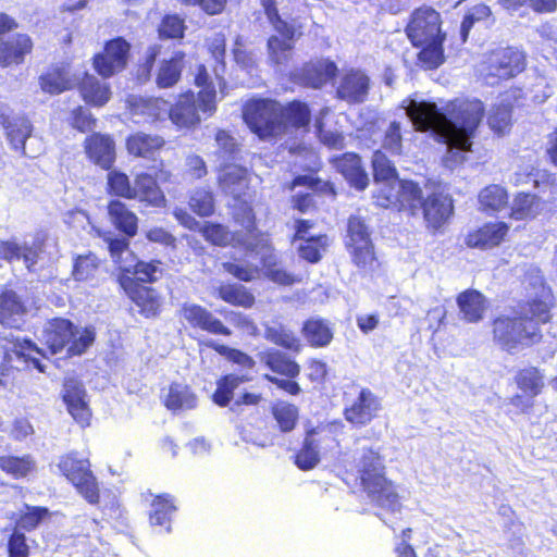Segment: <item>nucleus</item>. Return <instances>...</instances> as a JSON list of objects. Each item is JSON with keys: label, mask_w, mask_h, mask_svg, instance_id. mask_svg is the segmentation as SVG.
<instances>
[{"label": "nucleus", "mask_w": 557, "mask_h": 557, "mask_svg": "<svg viewBox=\"0 0 557 557\" xmlns=\"http://www.w3.org/2000/svg\"><path fill=\"white\" fill-rule=\"evenodd\" d=\"M407 115L418 132L432 131L450 148L471 151L472 138L485 115V106L476 98H457L449 101L443 112L434 102L411 101Z\"/></svg>", "instance_id": "obj_1"}, {"label": "nucleus", "mask_w": 557, "mask_h": 557, "mask_svg": "<svg viewBox=\"0 0 557 557\" xmlns=\"http://www.w3.org/2000/svg\"><path fill=\"white\" fill-rule=\"evenodd\" d=\"M556 299L547 286L518 302L515 314H499L492 320V337L508 354L531 348L544 342L542 326L553 320Z\"/></svg>", "instance_id": "obj_2"}, {"label": "nucleus", "mask_w": 557, "mask_h": 557, "mask_svg": "<svg viewBox=\"0 0 557 557\" xmlns=\"http://www.w3.org/2000/svg\"><path fill=\"white\" fill-rule=\"evenodd\" d=\"M372 175L376 184L383 183L372 195L376 207L408 216H417V203L421 198L420 185L411 180H400L394 163L382 150H375L371 160Z\"/></svg>", "instance_id": "obj_3"}, {"label": "nucleus", "mask_w": 557, "mask_h": 557, "mask_svg": "<svg viewBox=\"0 0 557 557\" xmlns=\"http://www.w3.org/2000/svg\"><path fill=\"white\" fill-rule=\"evenodd\" d=\"M442 25L441 13L432 7L422 5L411 12L405 28L411 45L421 48L418 60L429 70L440 67L445 61L446 33Z\"/></svg>", "instance_id": "obj_4"}, {"label": "nucleus", "mask_w": 557, "mask_h": 557, "mask_svg": "<svg viewBox=\"0 0 557 557\" xmlns=\"http://www.w3.org/2000/svg\"><path fill=\"white\" fill-rule=\"evenodd\" d=\"M358 472L362 490L376 506L392 512L400 509L396 485L387 479L379 451L373 448L364 449Z\"/></svg>", "instance_id": "obj_5"}, {"label": "nucleus", "mask_w": 557, "mask_h": 557, "mask_svg": "<svg viewBox=\"0 0 557 557\" xmlns=\"http://www.w3.org/2000/svg\"><path fill=\"white\" fill-rule=\"evenodd\" d=\"M94 327L79 329L70 319L55 317L49 319L42 331V341L52 355L65 350L66 357L82 356L94 344Z\"/></svg>", "instance_id": "obj_6"}, {"label": "nucleus", "mask_w": 557, "mask_h": 557, "mask_svg": "<svg viewBox=\"0 0 557 557\" xmlns=\"http://www.w3.org/2000/svg\"><path fill=\"white\" fill-rule=\"evenodd\" d=\"M57 468L60 475L87 504L100 505L101 486L89 457L83 456L77 450H70L58 458Z\"/></svg>", "instance_id": "obj_7"}, {"label": "nucleus", "mask_w": 557, "mask_h": 557, "mask_svg": "<svg viewBox=\"0 0 557 557\" xmlns=\"http://www.w3.org/2000/svg\"><path fill=\"white\" fill-rule=\"evenodd\" d=\"M260 2L269 23L277 33L267 40L269 61L274 66L287 67L293 61L295 42L300 33L297 34L296 27L281 17L275 0Z\"/></svg>", "instance_id": "obj_8"}, {"label": "nucleus", "mask_w": 557, "mask_h": 557, "mask_svg": "<svg viewBox=\"0 0 557 557\" xmlns=\"http://www.w3.org/2000/svg\"><path fill=\"white\" fill-rule=\"evenodd\" d=\"M260 364L270 373L263 379L289 396H298L302 388L297 382L301 367L297 360L277 348H265L258 354Z\"/></svg>", "instance_id": "obj_9"}, {"label": "nucleus", "mask_w": 557, "mask_h": 557, "mask_svg": "<svg viewBox=\"0 0 557 557\" xmlns=\"http://www.w3.org/2000/svg\"><path fill=\"white\" fill-rule=\"evenodd\" d=\"M242 119L260 140L281 137L280 101L267 97H252L242 106Z\"/></svg>", "instance_id": "obj_10"}, {"label": "nucleus", "mask_w": 557, "mask_h": 557, "mask_svg": "<svg viewBox=\"0 0 557 557\" xmlns=\"http://www.w3.org/2000/svg\"><path fill=\"white\" fill-rule=\"evenodd\" d=\"M17 20L0 11V69H10L25 63L35 49V41L27 33H14Z\"/></svg>", "instance_id": "obj_11"}, {"label": "nucleus", "mask_w": 557, "mask_h": 557, "mask_svg": "<svg viewBox=\"0 0 557 557\" xmlns=\"http://www.w3.org/2000/svg\"><path fill=\"white\" fill-rule=\"evenodd\" d=\"M225 70V67L220 69L219 65L209 70L203 63L197 64L195 67L193 83L198 88L195 94L206 117H211L218 110V91L224 94L227 89Z\"/></svg>", "instance_id": "obj_12"}, {"label": "nucleus", "mask_w": 557, "mask_h": 557, "mask_svg": "<svg viewBox=\"0 0 557 557\" xmlns=\"http://www.w3.org/2000/svg\"><path fill=\"white\" fill-rule=\"evenodd\" d=\"M512 381L520 393L509 397L508 403L519 414H531L535 407V398L545 388V374L535 366H527L516 371Z\"/></svg>", "instance_id": "obj_13"}, {"label": "nucleus", "mask_w": 557, "mask_h": 557, "mask_svg": "<svg viewBox=\"0 0 557 557\" xmlns=\"http://www.w3.org/2000/svg\"><path fill=\"white\" fill-rule=\"evenodd\" d=\"M171 177V172L160 159L153 173L139 172L134 176L133 200L146 207L164 208L168 201L160 184L169 183Z\"/></svg>", "instance_id": "obj_14"}, {"label": "nucleus", "mask_w": 557, "mask_h": 557, "mask_svg": "<svg viewBox=\"0 0 557 557\" xmlns=\"http://www.w3.org/2000/svg\"><path fill=\"white\" fill-rule=\"evenodd\" d=\"M132 45L122 36L114 37L103 44L102 50L91 58L95 72L108 79L126 70L131 58Z\"/></svg>", "instance_id": "obj_15"}, {"label": "nucleus", "mask_w": 557, "mask_h": 557, "mask_svg": "<svg viewBox=\"0 0 557 557\" xmlns=\"http://www.w3.org/2000/svg\"><path fill=\"white\" fill-rule=\"evenodd\" d=\"M117 282L127 297L146 319L157 318L162 311V298L158 290L133 280L129 269H122Z\"/></svg>", "instance_id": "obj_16"}, {"label": "nucleus", "mask_w": 557, "mask_h": 557, "mask_svg": "<svg viewBox=\"0 0 557 557\" xmlns=\"http://www.w3.org/2000/svg\"><path fill=\"white\" fill-rule=\"evenodd\" d=\"M233 221L246 231V236L236 240V246L244 251H257L271 248V237L267 232L258 230L252 207L246 201H238L232 212Z\"/></svg>", "instance_id": "obj_17"}, {"label": "nucleus", "mask_w": 557, "mask_h": 557, "mask_svg": "<svg viewBox=\"0 0 557 557\" xmlns=\"http://www.w3.org/2000/svg\"><path fill=\"white\" fill-rule=\"evenodd\" d=\"M2 363L10 366L13 358L22 360L27 368L36 369L44 373L46 366L37 357H45L44 350L30 338L18 336H4L1 338Z\"/></svg>", "instance_id": "obj_18"}, {"label": "nucleus", "mask_w": 557, "mask_h": 557, "mask_svg": "<svg viewBox=\"0 0 557 557\" xmlns=\"http://www.w3.org/2000/svg\"><path fill=\"white\" fill-rule=\"evenodd\" d=\"M510 225L505 221H487L470 230L463 239L469 249L488 251L500 247L507 242Z\"/></svg>", "instance_id": "obj_19"}, {"label": "nucleus", "mask_w": 557, "mask_h": 557, "mask_svg": "<svg viewBox=\"0 0 557 557\" xmlns=\"http://www.w3.org/2000/svg\"><path fill=\"white\" fill-rule=\"evenodd\" d=\"M201 107L194 90L180 92L168 109V116L177 129L194 131L201 124Z\"/></svg>", "instance_id": "obj_20"}, {"label": "nucleus", "mask_w": 557, "mask_h": 557, "mask_svg": "<svg viewBox=\"0 0 557 557\" xmlns=\"http://www.w3.org/2000/svg\"><path fill=\"white\" fill-rule=\"evenodd\" d=\"M420 209L428 228L440 231L454 213V201L448 194L442 190L433 191L425 198L421 194L417 203V213Z\"/></svg>", "instance_id": "obj_21"}, {"label": "nucleus", "mask_w": 557, "mask_h": 557, "mask_svg": "<svg viewBox=\"0 0 557 557\" xmlns=\"http://www.w3.org/2000/svg\"><path fill=\"white\" fill-rule=\"evenodd\" d=\"M382 409L380 398L367 387L359 391L358 396L343 410L344 419L354 428L369 425L379 417Z\"/></svg>", "instance_id": "obj_22"}, {"label": "nucleus", "mask_w": 557, "mask_h": 557, "mask_svg": "<svg viewBox=\"0 0 557 557\" xmlns=\"http://www.w3.org/2000/svg\"><path fill=\"white\" fill-rule=\"evenodd\" d=\"M338 73L337 65L329 59L310 60L290 73L289 78L304 87L319 89Z\"/></svg>", "instance_id": "obj_23"}, {"label": "nucleus", "mask_w": 557, "mask_h": 557, "mask_svg": "<svg viewBox=\"0 0 557 557\" xmlns=\"http://www.w3.org/2000/svg\"><path fill=\"white\" fill-rule=\"evenodd\" d=\"M62 400L67 412L81 428L90 425L92 411L82 382L73 377L66 379L63 383Z\"/></svg>", "instance_id": "obj_24"}, {"label": "nucleus", "mask_w": 557, "mask_h": 557, "mask_svg": "<svg viewBox=\"0 0 557 557\" xmlns=\"http://www.w3.org/2000/svg\"><path fill=\"white\" fill-rule=\"evenodd\" d=\"M181 314L187 324L210 335L230 337L232 330L215 313L199 304H184Z\"/></svg>", "instance_id": "obj_25"}, {"label": "nucleus", "mask_w": 557, "mask_h": 557, "mask_svg": "<svg viewBox=\"0 0 557 557\" xmlns=\"http://www.w3.org/2000/svg\"><path fill=\"white\" fill-rule=\"evenodd\" d=\"M84 152L87 159L109 171L116 160V145L112 135L100 132H92L83 141Z\"/></svg>", "instance_id": "obj_26"}, {"label": "nucleus", "mask_w": 557, "mask_h": 557, "mask_svg": "<svg viewBox=\"0 0 557 557\" xmlns=\"http://www.w3.org/2000/svg\"><path fill=\"white\" fill-rule=\"evenodd\" d=\"M38 85L44 94L58 96L75 88V78L69 61L51 63L38 76Z\"/></svg>", "instance_id": "obj_27"}, {"label": "nucleus", "mask_w": 557, "mask_h": 557, "mask_svg": "<svg viewBox=\"0 0 557 557\" xmlns=\"http://www.w3.org/2000/svg\"><path fill=\"white\" fill-rule=\"evenodd\" d=\"M0 125L3 128L4 136L13 151L18 157H27L26 141L34 133V125L27 115H10L0 112Z\"/></svg>", "instance_id": "obj_28"}, {"label": "nucleus", "mask_w": 557, "mask_h": 557, "mask_svg": "<svg viewBox=\"0 0 557 557\" xmlns=\"http://www.w3.org/2000/svg\"><path fill=\"white\" fill-rule=\"evenodd\" d=\"M370 89V78L361 70L349 69L342 75L336 87V98L350 104L366 101Z\"/></svg>", "instance_id": "obj_29"}, {"label": "nucleus", "mask_w": 557, "mask_h": 557, "mask_svg": "<svg viewBox=\"0 0 557 557\" xmlns=\"http://www.w3.org/2000/svg\"><path fill=\"white\" fill-rule=\"evenodd\" d=\"M311 122L312 112L308 102L299 99L280 102L281 136L289 131L309 132Z\"/></svg>", "instance_id": "obj_30"}, {"label": "nucleus", "mask_w": 557, "mask_h": 557, "mask_svg": "<svg viewBox=\"0 0 557 557\" xmlns=\"http://www.w3.org/2000/svg\"><path fill=\"white\" fill-rule=\"evenodd\" d=\"M330 163L357 190H364L369 185V176L362 164L361 157L356 152H344L330 159Z\"/></svg>", "instance_id": "obj_31"}, {"label": "nucleus", "mask_w": 557, "mask_h": 557, "mask_svg": "<svg viewBox=\"0 0 557 557\" xmlns=\"http://www.w3.org/2000/svg\"><path fill=\"white\" fill-rule=\"evenodd\" d=\"M326 430L323 426H314L306 431L299 449L294 454V465L301 471L315 468L321 461L320 443L326 440Z\"/></svg>", "instance_id": "obj_32"}, {"label": "nucleus", "mask_w": 557, "mask_h": 557, "mask_svg": "<svg viewBox=\"0 0 557 557\" xmlns=\"http://www.w3.org/2000/svg\"><path fill=\"white\" fill-rule=\"evenodd\" d=\"M165 145L166 141L162 136L143 131L133 132L125 138V149L128 156L136 159L157 161V156Z\"/></svg>", "instance_id": "obj_33"}, {"label": "nucleus", "mask_w": 557, "mask_h": 557, "mask_svg": "<svg viewBox=\"0 0 557 557\" xmlns=\"http://www.w3.org/2000/svg\"><path fill=\"white\" fill-rule=\"evenodd\" d=\"M525 67L524 57L512 48H504L494 52L488 63V75L498 79H510Z\"/></svg>", "instance_id": "obj_34"}, {"label": "nucleus", "mask_w": 557, "mask_h": 557, "mask_svg": "<svg viewBox=\"0 0 557 557\" xmlns=\"http://www.w3.org/2000/svg\"><path fill=\"white\" fill-rule=\"evenodd\" d=\"M75 88H77L82 100L94 108L106 106L112 96L110 85L89 72H84L78 79H75Z\"/></svg>", "instance_id": "obj_35"}, {"label": "nucleus", "mask_w": 557, "mask_h": 557, "mask_svg": "<svg viewBox=\"0 0 557 557\" xmlns=\"http://www.w3.org/2000/svg\"><path fill=\"white\" fill-rule=\"evenodd\" d=\"M27 306L13 289L0 292V324L3 327L21 330L27 314Z\"/></svg>", "instance_id": "obj_36"}, {"label": "nucleus", "mask_w": 557, "mask_h": 557, "mask_svg": "<svg viewBox=\"0 0 557 557\" xmlns=\"http://www.w3.org/2000/svg\"><path fill=\"white\" fill-rule=\"evenodd\" d=\"M249 255H261L260 264L262 267L264 276L274 284L281 286H290L300 282V278L294 273L287 271L282 267L278 257L275 253V248L271 243V248L260 249L257 251H245Z\"/></svg>", "instance_id": "obj_37"}, {"label": "nucleus", "mask_w": 557, "mask_h": 557, "mask_svg": "<svg viewBox=\"0 0 557 557\" xmlns=\"http://www.w3.org/2000/svg\"><path fill=\"white\" fill-rule=\"evenodd\" d=\"M186 52L183 50L174 51L171 57L159 62L154 83L159 89H170L178 84L185 67Z\"/></svg>", "instance_id": "obj_38"}, {"label": "nucleus", "mask_w": 557, "mask_h": 557, "mask_svg": "<svg viewBox=\"0 0 557 557\" xmlns=\"http://www.w3.org/2000/svg\"><path fill=\"white\" fill-rule=\"evenodd\" d=\"M249 181L247 168L233 163L223 164L216 177L219 187L231 194L236 200L239 199L240 195L246 194Z\"/></svg>", "instance_id": "obj_39"}, {"label": "nucleus", "mask_w": 557, "mask_h": 557, "mask_svg": "<svg viewBox=\"0 0 557 557\" xmlns=\"http://www.w3.org/2000/svg\"><path fill=\"white\" fill-rule=\"evenodd\" d=\"M310 153L314 157V161L311 166L305 169L308 174H299L293 177L288 183V189L294 190L296 187L304 186L311 189L313 194L329 195L334 198L336 196V188L334 184L330 181H323L315 176L323 166L322 161L314 151L310 150Z\"/></svg>", "instance_id": "obj_40"}, {"label": "nucleus", "mask_w": 557, "mask_h": 557, "mask_svg": "<svg viewBox=\"0 0 557 557\" xmlns=\"http://www.w3.org/2000/svg\"><path fill=\"white\" fill-rule=\"evenodd\" d=\"M127 109L133 116H141L149 123L164 120L168 114V101L162 97L129 96Z\"/></svg>", "instance_id": "obj_41"}, {"label": "nucleus", "mask_w": 557, "mask_h": 557, "mask_svg": "<svg viewBox=\"0 0 557 557\" xmlns=\"http://www.w3.org/2000/svg\"><path fill=\"white\" fill-rule=\"evenodd\" d=\"M177 507L175 499L168 493L156 495L150 503L148 521L159 532L170 533L172 530V518Z\"/></svg>", "instance_id": "obj_42"}, {"label": "nucleus", "mask_w": 557, "mask_h": 557, "mask_svg": "<svg viewBox=\"0 0 557 557\" xmlns=\"http://www.w3.org/2000/svg\"><path fill=\"white\" fill-rule=\"evenodd\" d=\"M301 335L311 348L327 347L334 339L333 323L321 317H310L302 322Z\"/></svg>", "instance_id": "obj_43"}, {"label": "nucleus", "mask_w": 557, "mask_h": 557, "mask_svg": "<svg viewBox=\"0 0 557 557\" xmlns=\"http://www.w3.org/2000/svg\"><path fill=\"white\" fill-rule=\"evenodd\" d=\"M461 319L467 323L480 322L487 309L486 297L479 290L468 288L459 293L456 297Z\"/></svg>", "instance_id": "obj_44"}, {"label": "nucleus", "mask_w": 557, "mask_h": 557, "mask_svg": "<svg viewBox=\"0 0 557 557\" xmlns=\"http://www.w3.org/2000/svg\"><path fill=\"white\" fill-rule=\"evenodd\" d=\"M108 215L113 226L127 237L138 232V218L126 203L120 199H111L107 205Z\"/></svg>", "instance_id": "obj_45"}, {"label": "nucleus", "mask_w": 557, "mask_h": 557, "mask_svg": "<svg viewBox=\"0 0 557 557\" xmlns=\"http://www.w3.org/2000/svg\"><path fill=\"white\" fill-rule=\"evenodd\" d=\"M250 380L248 374L226 373L221 375L216 380V387L211 395L212 403L221 408L228 407L234 399L235 391Z\"/></svg>", "instance_id": "obj_46"}, {"label": "nucleus", "mask_w": 557, "mask_h": 557, "mask_svg": "<svg viewBox=\"0 0 557 557\" xmlns=\"http://www.w3.org/2000/svg\"><path fill=\"white\" fill-rule=\"evenodd\" d=\"M541 210L542 201L537 195L519 191L513 196L508 218L513 221H532Z\"/></svg>", "instance_id": "obj_47"}, {"label": "nucleus", "mask_w": 557, "mask_h": 557, "mask_svg": "<svg viewBox=\"0 0 557 557\" xmlns=\"http://www.w3.org/2000/svg\"><path fill=\"white\" fill-rule=\"evenodd\" d=\"M163 405L171 411L190 410L197 406V395L186 384L172 382L163 399Z\"/></svg>", "instance_id": "obj_48"}, {"label": "nucleus", "mask_w": 557, "mask_h": 557, "mask_svg": "<svg viewBox=\"0 0 557 557\" xmlns=\"http://www.w3.org/2000/svg\"><path fill=\"white\" fill-rule=\"evenodd\" d=\"M216 297L234 307L249 309L256 304L253 293L239 283H222L216 287Z\"/></svg>", "instance_id": "obj_49"}, {"label": "nucleus", "mask_w": 557, "mask_h": 557, "mask_svg": "<svg viewBox=\"0 0 557 557\" xmlns=\"http://www.w3.org/2000/svg\"><path fill=\"white\" fill-rule=\"evenodd\" d=\"M270 413L283 434L293 432L299 422V408L287 400L278 399L270 406Z\"/></svg>", "instance_id": "obj_50"}, {"label": "nucleus", "mask_w": 557, "mask_h": 557, "mask_svg": "<svg viewBox=\"0 0 557 557\" xmlns=\"http://www.w3.org/2000/svg\"><path fill=\"white\" fill-rule=\"evenodd\" d=\"M478 201L481 211L493 214L508 207L509 194L504 186L490 184L480 190Z\"/></svg>", "instance_id": "obj_51"}, {"label": "nucleus", "mask_w": 557, "mask_h": 557, "mask_svg": "<svg viewBox=\"0 0 557 557\" xmlns=\"http://www.w3.org/2000/svg\"><path fill=\"white\" fill-rule=\"evenodd\" d=\"M330 245L331 239L329 235L320 233L300 240V244L297 247V253L299 258L306 262L315 264L322 260Z\"/></svg>", "instance_id": "obj_52"}, {"label": "nucleus", "mask_w": 557, "mask_h": 557, "mask_svg": "<svg viewBox=\"0 0 557 557\" xmlns=\"http://www.w3.org/2000/svg\"><path fill=\"white\" fill-rule=\"evenodd\" d=\"M35 467L36 462L30 455L0 456V470L15 480L26 478L35 470Z\"/></svg>", "instance_id": "obj_53"}, {"label": "nucleus", "mask_w": 557, "mask_h": 557, "mask_svg": "<svg viewBox=\"0 0 557 557\" xmlns=\"http://www.w3.org/2000/svg\"><path fill=\"white\" fill-rule=\"evenodd\" d=\"M487 124L493 133L497 136H504L508 134L512 126V104H493L487 115Z\"/></svg>", "instance_id": "obj_54"}, {"label": "nucleus", "mask_w": 557, "mask_h": 557, "mask_svg": "<svg viewBox=\"0 0 557 557\" xmlns=\"http://www.w3.org/2000/svg\"><path fill=\"white\" fill-rule=\"evenodd\" d=\"M100 261L92 252L78 255L74 258L71 275L76 282H89L96 278Z\"/></svg>", "instance_id": "obj_55"}, {"label": "nucleus", "mask_w": 557, "mask_h": 557, "mask_svg": "<svg viewBox=\"0 0 557 557\" xmlns=\"http://www.w3.org/2000/svg\"><path fill=\"white\" fill-rule=\"evenodd\" d=\"M264 336L272 344L292 352L299 354L302 350L300 338L284 326L267 327Z\"/></svg>", "instance_id": "obj_56"}, {"label": "nucleus", "mask_w": 557, "mask_h": 557, "mask_svg": "<svg viewBox=\"0 0 557 557\" xmlns=\"http://www.w3.org/2000/svg\"><path fill=\"white\" fill-rule=\"evenodd\" d=\"M134 184L128 175L122 171L109 170L107 176V193L111 196L133 200Z\"/></svg>", "instance_id": "obj_57"}, {"label": "nucleus", "mask_w": 557, "mask_h": 557, "mask_svg": "<svg viewBox=\"0 0 557 557\" xmlns=\"http://www.w3.org/2000/svg\"><path fill=\"white\" fill-rule=\"evenodd\" d=\"M206 345L220 356H223L230 362L237 364L243 369L251 370L256 366L253 358L238 348H233L214 341H209Z\"/></svg>", "instance_id": "obj_58"}, {"label": "nucleus", "mask_w": 557, "mask_h": 557, "mask_svg": "<svg viewBox=\"0 0 557 557\" xmlns=\"http://www.w3.org/2000/svg\"><path fill=\"white\" fill-rule=\"evenodd\" d=\"M157 32L159 39L181 40L186 32L185 21L176 13L165 14L161 18Z\"/></svg>", "instance_id": "obj_59"}, {"label": "nucleus", "mask_w": 557, "mask_h": 557, "mask_svg": "<svg viewBox=\"0 0 557 557\" xmlns=\"http://www.w3.org/2000/svg\"><path fill=\"white\" fill-rule=\"evenodd\" d=\"M188 207L200 218L212 215L214 212L213 193L202 187L194 189L188 198Z\"/></svg>", "instance_id": "obj_60"}, {"label": "nucleus", "mask_w": 557, "mask_h": 557, "mask_svg": "<svg viewBox=\"0 0 557 557\" xmlns=\"http://www.w3.org/2000/svg\"><path fill=\"white\" fill-rule=\"evenodd\" d=\"M161 53V46L158 44L151 45L147 48L145 57L140 60L134 69V79L137 84L144 85L150 82L157 58Z\"/></svg>", "instance_id": "obj_61"}, {"label": "nucleus", "mask_w": 557, "mask_h": 557, "mask_svg": "<svg viewBox=\"0 0 557 557\" xmlns=\"http://www.w3.org/2000/svg\"><path fill=\"white\" fill-rule=\"evenodd\" d=\"M369 243H372V239L364 220L359 215H350L347 220L346 248Z\"/></svg>", "instance_id": "obj_62"}, {"label": "nucleus", "mask_w": 557, "mask_h": 557, "mask_svg": "<svg viewBox=\"0 0 557 557\" xmlns=\"http://www.w3.org/2000/svg\"><path fill=\"white\" fill-rule=\"evenodd\" d=\"M352 263L362 271H372L379 265L373 243L346 248Z\"/></svg>", "instance_id": "obj_63"}, {"label": "nucleus", "mask_w": 557, "mask_h": 557, "mask_svg": "<svg viewBox=\"0 0 557 557\" xmlns=\"http://www.w3.org/2000/svg\"><path fill=\"white\" fill-rule=\"evenodd\" d=\"M69 126L78 133H92L97 127V119L90 110L84 106H76L70 111L67 117Z\"/></svg>", "instance_id": "obj_64"}]
</instances>
